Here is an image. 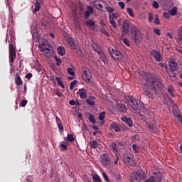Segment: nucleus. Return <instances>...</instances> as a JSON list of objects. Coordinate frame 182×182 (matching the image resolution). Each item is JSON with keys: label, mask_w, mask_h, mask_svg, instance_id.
Masks as SVG:
<instances>
[{"label": "nucleus", "mask_w": 182, "mask_h": 182, "mask_svg": "<svg viewBox=\"0 0 182 182\" xmlns=\"http://www.w3.org/2000/svg\"><path fill=\"white\" fill-rule=\"evenodd\" d=\"M123 42L127 46H130V41L127 38H124Z\"/></svg>", "instance_id": "nucleus-55"}, {"label": "nucleus", "mask_w": 182, "mask_h": 182, "mask_svg": "<svg viewBox=\"0 0 182 182\" xmlns=\"http://www.w3.org/2000/svg\"><path fill=\"white\" fill-rule=\"evenodd\" d=\"M97 54L99 55L100 59L104 62V63H107V58H106V54H105V52L103 50L98 51Z\"/></svg>", "instance_id": "nucleus-20"}, {"label": "nucleus", "mask_w": 182, "mask_h": 182, "mask_svg": "<svg viewBox=\"0 0 182 182\" xmlns=\"http://www.w3.org/2000/svg\"><path fill=\"white\" fill-rule=\"evenodd\" d=\"M35 8L33 10V14H36V12H39L41 11V5L43 4L44 0H36Z\"/></svg>", "instance_id": "nucleus-16"}, {"label": "nucleus", "mask_w": 182, "mask_h": 182, "mask_svg": "<svg viewBox=\"0 0 182 182\" xmlns=\"http://www.w3.org/2000/svg\"><path fill=\"white\" fill-rule=\"evenodd\" d=\"M164 17L166 18V19H168V18H170V13L165 12L164 14Z\"/></svg>", "instance_id": "nucleus-61"}, {"label": "nucleus", "mask_w": 182, "mask_h": 182, "mask_svg": "<svg viewBox=\"0 0 182 182\" xmlns=\"http://www.w3.org/2000/svg\"><path fill=\"white\" fill-rule=\"evenodd\" d=\"M82 80L87 83V85H90V86H93V82H92V73L90 70H87L82 72Z\"/></svg>", "instance_id": "nucleus-8"}, {"label": "nucleus", "mask_w": 182, "mask_h": 182, "mask_svg": "<svg viewBox=\"0 0 182 182\" xmlns=\"http://www.w3.org/2000/svg\"><path fill=\"white\" fill-rule=\"evenodd\" d=\"M55 60L56 62L57 66L60 65V63H62V60H60V58H58V56H55Z\"/></svg>", "instance_id": "nucleus-47"}, {"label": "nucleus", "mask_w": 182, "mask_h": 182, "mask_svg": "<svg viewBox=\"0 0 182 182\" xmlns=\"http://www.w3.org/2000/svg\"><path fill=\"white\" fill-rule=\"evenodd\" d=\"M120 15L119 13H112V14H109V22L112 25L114 29L117 28V24L116 23V19H119Z\"/></svg>", "instance_id": "nucleus-10"}, {"label": "nucleus", "mask_w": 182, "mask_h": 182, "mask_svg": "<svg viewBox=\"0 0 182 182\" xmlns=\"http://www.w3.org/2000/svg\"><path fill=\"white\" fill-rule=\"evenodd\" d=\"M127 12L129 14V16H132V18H134V13L133 12V9L132 8H127Z\"/></svg>", "instance_id": "nucleus-36"}, {"label": "nucleus", "mask_w": 182, "mask_h": 182, "mask_svg": "<svg viewBox=\"0 0 182 182\" xmlns=\"http://www.w3.org/2000/svg\"><path fill=\"white\" fill-rule=\"evenodd\" d=\"M26 79H28V80L31 79V78H32V73H28L26 75Z\"/></svg>", "instance_id": "nucleus-63"}, {"label": "nucleus", "mask_w": 182, "mask_h": 182, "mask_svg": "<svg viewBox=\"0 0 182 182\" xmlns=\"http://www.w3.org/2000/svg\"><path fill=\"white\" fill-rule=\"evenodd\" d=\"M16 58V48L14 47L12 43L9 44V61L10 63H14L15 58Z\"/></svg>", "instance_id": "nucleus-11"}, {"label": "nucleus", "mask_w": 182, "mask_h": 182, "mask_svg": "<svg viewBox=\"0 0 182 182\" xmlns=\"http://www.w3.org/2000/svg\"><path fill=\"white\" fill-rule=\"evenodd\" d=\"M74 50H75L78 56H83V53L82 52V50H80V48L74 49Z\"/></svg>", "instance_id": "nucleus-43"}, {"label": "nucleus", "mask_w": 182, "mask_h": 182, "mask_svg": "<svg viewBox=\"0 0 182 182\" xmlns=\"http://www.w3.org/2000/svg\"><path fill=\"white\" fill-rule=\"evenodd\" d=\"M38 48L46 58H51L53 55V48L50 44L42 43L39 45Z\"/></svg>", "instance_id": "nucleus-5"}, {"label": "nucleus", "mask_w": 182, "mask_h": 182, "mask_svg": "<svg viewBox=\"0 0 182 182\" xmlns=\"http://www.w3.org/2000/svg\"><path fill=\"white\" fill-rule=\"evenodd\" d=\"M119 6H120L121 9H124V2L119 1L118 3Z\"/></svg>", "instance_id": "nucleus-57"}, {"label": "nucleus", "mask_w": 182, "mask_h": 182, "mask_svg": "<svg viewBox=\"0 0 182 182\" xmlns=\"http://www.w3.org/2000/svg\"><path fill=\"white\" fill-rule=\"evenodd\" d=\"M110 127H111L112 132H115L116 133H119L122 132V129H120V127L116 122L112 123L110 124Z\"/></svg>", "instance_id": "nucleus-18"}, {"label": "nucleus", "mask_w": 182, "mask_h": 182, "mask_svg": "<svg viewBox=\"0 0 182 182\" xmlns=\"http://www.w3.org/2000/svg\"><path fill=\"white\" fill-rule=\"evenodd\" d=\"M91 14H92V13H90V12L86 11H85V19H87V18H89V16H90Z\"/></svg>", "instance_id": "nucleus-59"}, {"label": "nucleus", "mask_w": 182, "mask_h": 182, "mask_svg": "<svg viewBox=\"0 0 182 182\" xmlns=\"http://www.w3.org/2000/svg\"><path fill=\"white\" fill-rule=\"evenodd\" d=\"M132 149H133V150H134V151L135 152V153H137L138 151H137V145H136V144H132Z\"/></svg>", "instance_id": "nucleus-60"}, {"label": "nucleus", "mask_w": 182, "mask_h": 182, "mask_svg": "<svg viewBox=\"0 0 182 182\" xmlns=\"http://www.w3.org/2000/svg\"><path fill=\"white\" fill-rule=\"evenodd\" d=\"M128 103L130 107H132V110H134V112L137 110L138 111L143 110V109H144V104H143L141 101H139L136 99H133L132 98V97H129V100L128 101Z\"/></svg>", "instance_id": "nucleus-4"}, {"label": "nucleus", "mask_w": 182, "mask_h": 182, "mask_svg": "<svg viewBox=\"0 0 182 182\" xmlns=\"http://www.w3.org/2000/svg\"><path fill=\"white\" fill-rule=\"evenodd\" d=\"M106 114L105 112H102L99 115V120H100L101 122L105 120V115Z\"/></svg>", "instance_id": "nucleus-41"}, {"label": "nucleus", "mask_w": 182, "mask_h": 182, "mask_svg": "<svg viewBox=\"0 0 182 182\" xmlns=\"http://www.w3.org/2000/svg\"><path fill=\"white\" fill-rule=\"evenodd\" d=\"M155 25H160V19L159 18V16H155V20H154Z\"/></svg>", "instance_id": "nucleus-50"}, {"label": "nucleus", "mask_w": 182, "mask_h": 182, "mask_svg": "<svg viewBox=\"0 0 182 182\" xmlns=\"http://www.w3.org/2000/svg\"><path fill=\"white\" fill-rule=\"evenodd\" d=\"M145 127L150 133H157L159 132V127L156 124V121L151 119H146L145 120Z\"/></svg>", "instance_id": "nucleus-6"}, {"label": "nucleus", "mask_w": 182, "mask_h": 182, "mask_svg": "<svg viewBox=\"0 0 182 182\" xmlns=\"http://www.w3.org/2000/svg\"><path fill=\"white\" fill-rule=\"evenodd\" d=\"M90 146L91 149H97V146H99V144L97 141L92 140L90 142Z\"/></svg>", "instance_id": "nucleus-31"}, {"label": "nucleus", "mask_w": 182, "mask_h": 182, "mask_svg": "<svg viewBox=\"0 0 182 182\" xmlns=\"http://www.w3.org/2000/svg\"><path fill=\"white\" fill-rule=\"evenodd\" d=\"M67 72H68V75H70L71 76H75V70H73V68H68L67 69Z\"/></svg>", "instance_id": "nucleus-37"}, {"label": "nucleus", "mask_w": 182, "mask_h": 182, "mask_svg": "<svg viewBox=\"0 0 182 182\" xmlns=\"http://www.w3.org/2000/svg\"><path fill=\"white\" fill-rule=\"evenodd\" d=\"M132 39L134 41L135 43L140 42L143 38V36L141 35V31H140V29L137 28L136 26L132 27Z\"/></svg>", "instance_id": "nucleus-7"}, {"label": "nucleus", "mask_w": 182, "mask_h": 182, "mask_svg": "<svg viewBox=\"0 0 182 182\" xmlns=\"http://www.w3.org/2000/svg\"><path fill=\"white\" fill-rule=\"evenodd\" d=\"M124 163L128 164V166H130L131 167H134V166H136V162H134V160H133L132 156L124 157Z\"/></svg>", "instance_id": "nucleus-15"}, {"label": "nucleus", "mask_w": 182, "mask_h": 182, "mask_svg": "<svg viewBox=\"0 0 182 182\" xmlns=\"http://www.w3.org/2000/svg\"><path fill=\"white\" fill-rule=\"evenodd\" d=\"M168 14L171 15V16H176V15H177V7H173L168 11Z\"/></svg>", "instance_id": "nucleus-30"}, {"label": "nucleus", "mask_w": 182, "mask_h": 182, "mask_svg": "<svg viewBox=\"0 0 182 182\" xmlns=\"http://www.w3.org/2000/svg\"><path fill=\"white\" fill-rule=\"evenodd\" d=\"M122 122H124V123H126L127 124H128V126L129 127H133V121L132 120V119L130 118H127L126 117H123L122 118Z\"/></svg>", "instance_id": "nucleus-21"}, {"label": "nucleus", "mask_w": 182, "mask_h": 182, "mask_svg": "<svg viewBox=\"0 0 182 182\" xmlns=\"http://www.w3.org/2000/svg\"><path fill=\"white\" fill-rule=\"evenodd\" d=\"M153 19H154V16H153V13H149V17H148L149 22L150 23L153 22Z\"/></svg>", "instance_id": "nucleus-46"}, {"label": "nucleus", "mask_w": 182, "mask_h": 182, "mask_svg": "<svg viewBox=\"0 0 182 182\" xmlns=\"http://www.w3.org/2000/svg\"><path fill=\"white\" fill-rule=\"evenodd\" d=\"M69 104L71 106H75L76 105V102H75V100H70Z\"/></svg>", "instance_id": "nucleus-64"}, {"label": "nucleus", "mask_w": 182, "mask_h": 182, "mask_svg": "<svg viewBox=\"0 0 182 182\" xmlns=\"http://www.w3.org/2000/svg\"><path fill=\"white\" fill-rule=\"evenodd\" d=\"M77 83V80H74V81L70 82V90H73V89H74V87H75V86H76Z\"/></svg>", "instance_id": "nucleus-39"}, {"label": "nucleus", "mask_w": 182, "mask_h": 182, "mask_svg": "<svg viewBox=\"0 0 182 182\" xmlns=\"http://www.w3.org/2000/svg\"><path fill=\"white\" fill-rule=\"evenodd\" d=\"M88 120H90V123H96V119H95L93 114L89 115Z\"/></svg>", "instance_id": "nucleus-38"}, {"label": "nucleus", "mask_w": 182, "mask_h": 182, "mask_svg": "<svg viewBox=\"0 0 182 182\" xmlns=\"http://www.w3.org/2000/svg\"><path fill=\"white\" fill-rule=\"evenodd\" d=\"M151 55L152 58H154L156 62H161V60H163V56H161V54L160 53V51H159V50H151Z\"/></svg>", "instance_id": "nucleus-12"}, {"label": "nucleus", "mask_w": 182, "mask_h": 182, "mask_svg": "<svg viewBox=\"0 0 182 182\" xmlns=\"http://www.w3.org/2000/svg\"><path fill=\"white\" fill-rule=\"evenodd\" d=\"M95 100H96V97H95L94 96H91L86 100V102L90 106H95Z\"/></svg>", "instance_id": "nucleus-24"}, {"label": "nucleus", "mask_w": 182, "mask_h": 182, "mask_svg": "<svg viewBox=\"0 0 182 182\" xmlns=\"http://www.w3.org/2000/svg\"><path fill=\"white\" fill-rule=\"evenodd\" d=\"M55 80H57V83L62 87V89H65V85H63V81L60 80L59 77H55Z\"/></svg>", "instance_id": "nucleus-33"}, {"label": "nucleus", "mask_w": 182, "mask_h": 182, "mask_svg": "<svg viewBox=\"0 0 182 182\" xmlns=\"http://www.w3.org/2000/svg\"><path fill=\"white\" fill-rule=\"evenodd\" d=\"M173 114L176 119H177L179 122H182V117L180 114V110L178 108H173Z\"/></svg>", "instance_id": "nucleus-17"}, {"label": "nucleus", "mask_w": 182, "mask_h": 182, "mask_svg": "<svg viewBox=\"0 0 182 182\" xmlns=\"http://www.w3.org/2000/svg\"><path fill=\"white\" fill-rule=\"evenodd\" d=\"M92 180L95 182H102V179L100 178V176L97 174L92 175Z\"/></svg>", "instance_id": "nucleus-34"}, {"label": "nucleus", "mask_w": 182, "mask_h": 182, "mask_svg": "<svg viewBox=\"0 0 182 182\" xmlns=\"http://www.w3.org/2000/svg\"><path fill=\"white\" fill-rule=\"evenodd\" d=\"M118 109L122 113H126L127 112V109L126 108V105L124 104H120L118 105Z\"/></svg>", "instance_id": "nucleus-27"}, {"label": "nucleus", "mask_w": 182, "mask_h": 182, "mask_svg": "<svg viewBox=\"0 0 182 182\" xmlns=\"http://www.w3.org/2000/svg\"><path fill=\"white\" fill-rule=\"evenodd\" d=\"M87 90L85 88L78 90V95H80V99H86L87 97Z\"/></svg>", "instance_id": "nucleus-19"}, {"label": "nucleus", "mask_w": 182, "mask_h": 182, "mask_svg": "<svg viewBox=\"0 0 182 182\" xmlns=\"http://www.w3.org/2000/svg\"><path fill=\"white\" fill-rule=\"evenodd\" d=\"M87 12H90V14H93V7H92L91 6H87Z\"/></svg>", "instance_id": "nucleus-56"}, {"label": "nucleus", "mask_w": 182, "mask_h": 182, "mask_svg": "<svg viewBox=\"0 0 182 182\" xmlns=\"http://www.w3.org/2000/svg\"><path fill=\"white\" fill-rule=\"evenodd\" d=\"M60 147H61L63 149V150H68V145H66L65 144H61L60 145Z\"/></svg>", "instance_id": "nucleus-58"}, {"label": "nucleus", "mask_w": 182, "mask_h": 182, "mask_svg": "<svg viewBox=\"0 0 182 182\" xmlns=\"http://www.w3.org/2000/svg\"><path fill=\"white\" fill-rule=\"evenodd\" d=\"M85 25L88 28H93V26H95V21H93L92 20H88L87 21L85 22Z\"/></svg>", "instance_id": "nucleus-32"}, {"label": "nucleus", "mask_w": 182, "mask_h": 182, "mask_svg": "<svg viewBox=\"0 0 182 182\" xmlns=\"http://www.w3.org/2000/svg\"><path fill=\"white\" fill-rule=\"evenodd\" d=\"M102 176L105 178V181L107 182H110V180H109V176L106 174V173L103 172L102 173Z\"/></svg>", "instance_id": "nucleus-52"}, {"label": "nucleus", "mask_w": 182, "mask_h": 182, "mask_svg": "<svg viewBox=\"0 0 182 182\" xmlns=\"http://www.w3.org/2000/svg\"><path fill=\"white\" fill-rule=\"evenodd\" d=\"M130 182H161V174L159 172H154L147 178L146 172L143 170L132 172L130 175Z\"/></svg>", "instance_id": "nucleus-2"}, {"label": "nucleus", "mask_w": 182, "mask_h": 182, "mask_svg": "<svg viewBox=\"0 0 182 182\" xmlns=\"http://www.w3.org/2000/svg\"><path fill=\"white\" fill-rule=\"evenodd\" d=\"M114 166H117V164H119V156L117 155V158L115 159V161H114Z\"/></svg>", "instance_id": "nucleus-62"}, {"label": "nucleus", "mask_w": 182, "mask_h": 182, "mask_svg": "<svg viewBox=\"0 0 182 182\" xmlns=\"http://www.w3.org/2000/svg\"><path fill=\"white\" fill-rule=\"evenodd\" d=\"M111 149L114 151H117L119 150V147H117V144H116V143H112L111 144Z\"/></svg>", "instance_id": "nucleus-40"}, {"label": "nucleus", "mask_w": 182, "mask_h": 182, "mask_svg": "<svg viewBox=\"0 0 182 182\" xmlns=\"http://www.w3.org/2000/svg\"><path fill=\"white\" fill-rule=\"evenodd\" d=\"M122 32L123 33H129V32H130V22L129 21V20H125L123 22V25H122Z\"/></svg>", "instance_id": "nucleus-14"}, {"label": "nucleus", "mask_w": 182, "mask_h": 182, "mask_svg": "<svg viewBox=\"0 0 182 182\" xmlns=\"http://www.w3.org/2000/svg\"><path fill=\"white\" fill-rule=\"evenodd\" d=\"M168 92L170 93V95H171L172 97H175L174 93L173 92H174V89H173V87H168Z\"/></svg>", "instance_id": "nucleus-42"}, {"label": "nucleus", "mask_w": 182, "mask_h": 182, "mask_svg": "<svg viewBox=\"0 0 182 182\" xmlns=\"http://www.w3.org/2000/svg\"><path fill=\"white\" fill-rule=\"evenodd\" d=\"M67 139L68 141H73L75 140V138H73V135L72 134H68Z\"/></svg>", "instance_id": "nucleus-44"}, {"label": "nucleus", "mask_w": 182, "mask_h": 182, "mask_svg": "<svg viewBox=\"0 0 182 182\" xmlns=\"http://www.w3.org/2000/svg\"><path fill=\"white\" fill-rule=\"evenodd\" d=\"M168 65L173 72H177V70H178V65L176 63L174 59L169 60Z\"/></svg>", "instance_id": "nucleus-13"}, {"label": "nucleus", "mask_w": 182, "mask_h": 182, "mask_svg": "<svg viewBox=\"0 0 182 182\" xmlns=\"http://www.w3.org/2000/svg\"><path fill=\"white\" fill-rule=\"evenodd\" d=\"M74 26L76 28V29H78L79 31H80V29H82V26H80V22L79 21V20H77V18H75L74 19Z\"/></svg>", "instance_id": "nucleus-28"}, {"label": "nucleus", "mask_w": 182, "mask_h": 182, "mask_svg": "<svg viewBox=\"0 0 182 182\" xmlns=\"http://www.w3.org/2000/svg\"><path fill=\"white\" fill-rule=\"evenodd\" d=\"M114 11V9H113V7L107 6V12H108L109 15H112Z\"/></svg>", "instance_id": "nucleus-45"}, {"label": "nucleus", "mask_w": 182, "mask_h": 182, "mask_svg": "<svg viewBox=\"0 0 182 182\" xmlns=\"http://www.w3.org/2000/svg\"><path fill=\"white\" fill-rule=\"evenodd\" d=\"M26 105H28V100H23L21 101V106L22 107H25V106H26Z\"/></svg>", "instance_id": "nucleus-54"}, {"label": "nucleus", "mask_w": 182, "mask_h": 182, "mask_svg": "<svg viewBox=\"0 0 182 182\" xmlns=\"http://www.w3.org/2000/svg\"><path fill=\"white\" fill-rule=\"evenodd\" d=\"M152 6L155 9H159V8L160 7V6L159 5V3L156 1H153Z\"/></svg>", "instance_id": "nucleus-48"}, {"label": "nucleus", "mask_w": 182, "mask_h": 182, "mask_svg": "<svg viewBox=\"0 0 182 182\" xmlns=\"http://www.w3.org/2000/svg\"><path fill=\"white\" fill-rule=\"evenodd\" d=\"M57 52H58V55H60V56H64V55L65 53V47L59 46L57 49Z\"/></svg>", "instance_id": "nucleus-26"}, {"label": "nucleus", "mask_w": 182, "mask_h": 182, "mask_svg": "<svg viewBox=\"0 0 182 182\" xmlns=\"http://www.w3.org/2000/svg\"><path fill=\"white\" fill-rule=\"evenodd\" d=\"M108 50L112 59H114V60H122V59H123V55H122V53H120V51L111 48H109Z\"/></svg>", "instance_id": "nucleus-9"}, {"label": "nucleus", "mask_w": 182, "mask_h": 182, "mask_svg": "<svg viewBox=\"0 0 182 182\" xmlns=\"http://www.w3.org/2000/svg\"><path fill=\"white\" fill-rule=\"evenodd\" d=\"M96 8L99 11H102V12H105V11H103V5H102L100 4H98L96 5Z\"/></svg>", "instance_id": "nucleus-51"}, {"label": "nucleus", "mask_w": 182, "mask_h": 182, "mask_svg": "<svg viewBox=\"0 0 182 182\" xmlns=\"http://www.w3.org/2000/svg\"><path fill=\"white\" fill-rule=\"evenodd\" d=\"M146 84L142 86L144 92H145L148 97H153V92L149 89L153 90L156 95H160L164 90V83L160 77H156L150 73H144Z\"/></svg>", "instance_id": "nucleus-1"}, {"label": "nucleus", "mask_w": 182, "mask_h": 182, "mask_svg": "<svg viewBox=\"0 0 182 182\" xmlns=\"http://www.w3.org/2000/svg\"><path fill=\"white\" fill-rule=\"evenodd\" d=\"M100 32L101 33H103L104 35H105V36H107V37L110 36V35H109V32H107L106 30H105V29H103V28H102V29L100 31Z\"/></svg>", "instance_id": "nucleus-49"}, {"label": "nucleus", "mask_w": 182, "mask_h": 182, "mask_svg": "<svg viewBox=\"0 0 182 182\" xmlns=\"http://www.w3.org/2000/svg\"><path fill=\"white\" fill-rule=\"evenodd\" d=\"M57 120V125L60 132H63V124H62V122L60 119L56 118Z\"/></svg>", "instance_id": "nucleus-29"}, {"label": "nucleus", "mask_w": 182, "mask_h": 182, "mask_svg": "<svg viewBox=\"0 0 182 182\" xmlns=\"http://www.w3.org/2000/svg\"><path fill=\"white\" fill-rule=\"evenodd\" d=\"M154 33H156V35H158V36H160V35H161V33H160V29L159 28H154L153 29Z\"/></svg>", "instance_id": "nucleus-53"}, {"label": "nucleus", "mask_w": 182, "mask_h": 182, "mask_svg": "<svg viewBox=\"0 0 182 182\" xmlns=\"http://www.w3.org/2000/svg\"><path fill=\"white\" fill-rule=\"evenodd\" d=\"M15 83L17 85V86H21V85L23 83V81H22V79L21 78V76H19L18 73H16V75Z\"/></svg>", "instance_id": "nucleus-23"}, {"label": "nucleus", "mask_w": 182, "mask_h": 182, "mask_svg": "<svg viewBox=\"0 0 182 182\" xmlns=\"http://www.w3.org/2000/svg\"><path fill=\"white\" fill-rule=\"evenodd\" d=\"M100 161L102 167L108 170V171H111L113 170V164H112V158L110 155L107 153H104L100 155Z\"/></svg>", "instance_id": "nucleus-3"}, {"label": "nucleus", "mask_w": 182, "mask_h": 182, "mask_svg": "<svg viewBox=\"0 0 182 182\" xmlns=\"http://www.w3.org/2000/svg\"><path fill=\"white\" fill-rule=\"evenodd\" d=\"M68 45L72 48V49H77V47L76 46V43H75V41H73V38H68Z\"/></svg>", "instance_id": "nucleus-25"}, {"label": "nucleus", "mask_w": 182, "mask_h": 182, "mask_svg": "<svg viewBox=\"0 0 182 182\" xmlns=\"http://www.w3.org/2000/svg\"><path fill=\"white\" fill-rule=\"evenodd\" d=\"M178 43L182 49V26L178 33Z\"/></svg>", "instance_id": "nucleus-22"}, {"label": "nucleus", "mask_w": 182, "mask_h": 182, "mask_svg": "<svg viewBox=\"0 0 182 182\" xmlns=\"http://www.w3.org/2000/svg\"><path fill=\"white\" fill-rule=\"evenodd\" d=\"M92 49H94V50L95 52H97V53L100 52V50H102V49H100V47L99 46V45H97L96 43L92 44Z\"/></svg>", "instance_id": "nucleus-35"}]
</instances>
